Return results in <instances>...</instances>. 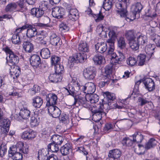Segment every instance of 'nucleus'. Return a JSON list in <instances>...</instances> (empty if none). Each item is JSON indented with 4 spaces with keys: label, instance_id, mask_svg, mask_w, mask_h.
<instances>
[{
    "label": "nucleus",
    "instance_id": "obj_41",
    "mask_svg": "<svg viewBox=\"0 0 160 160\" xmlns=\"http://www.w3.org/2000/svg\"><path fill=\"white\" fill-rule=\"evenodd\" d=\"M53 142L58 145H60L62 143L63 138L62 137L58 135H55L52 138Z\"/></svg>",
    "mask_w": 160,
    "mask_h": 160
},
{
    "label": "nucleus",
    "instance_id": "obj_35",
    "mask_svg": "<svg viewBox=\"0 0 160 160\" xmlns=\"http://www.w3.org/2000/svg\"><path fill=\"white\" fill-rule=\"evenodd\" d=\"M70 149V144L67 143L62 146L60 149V152L63 155L69 154Z\"/></svg>",
    "mask_w": 160,
    "mask_h": 160
},
{
    "label": "nucleus",
    "instance_id": "obj_48",
    "mask_svg": "<svg viewBox=\"0 0 160 160\" xmlns=\"http://www.w3.org/2000/svg\"><path fill=\"white\" fill-rule=\"evenodd\" d=\"M12 41L13 43L15 44H19L21 43L20 38L18 33H14L12 38Z\"/></svg>",
    "mask_w": 160,
    "mask_h": 160
},
{
    "label": "nucleus",
    "instance_id": "obj_18",
    "mask_svg": "<svg viewBox=\"0 0 160 160\" xmlns=\"http://www.w3.org/2000/svg\"><path fill=\"white\" fill-rule=\"evenodd\" d=\"M47 104L49 106H54L57 103V96L54 94L49 93L46 96Z\"/></svg>",
    "mask_w": 160,
    "mask_h": 160
},
{
    "label": "nucleus",
    "instance_id": "obj_37",
    "mask_svg": "<svg viewBox=\"0 0 160 160\" xmlns=\"http://www.w3.org/2000/svg\"><path fill=\"white\" fill-rule=\"evenodd\" d=\"M154 48L153 47H152V45L149 44L147 45L145 49V51L146 53L148 55V58L149 57V58H151L152 54H153Z\"/></svg>",
    "mask_w": 160,
    "mask_h": 160
},
{
    "label": "nucleus",
    "instance_id": "obj_16",
    "mask_svg": "<svg viewBox=\"0 0 160 160\" xmlns=\"http://www.w3.org/2000/svg\"><path fill=\"white\" fill-rule=\"evenodd\" d=\"M30 115V111L28 109L27 107H23L20 110L18 118L15 117V118L18 120H20V118L26 119L29 117Z\"/></svg>",
    "mask_w": 160,
    "mask_h": 160
},
{
    "label": "nucleus",
    "instance_id": "obj_5",
    "mask_svg": "<svg viewBox=\"0 0 160 160\" xmlns=\"http://www.w3.org/2000/svg\"><path fill=\"white\" fill-rule=\"evenodd\" d=\"M96 73V68L94 67H90L84 70L83 75L85 79L90 80L93 79Z\"/></svg>",
    "mask_w": 160,
    "mask_h": 160
},
{
    "label": "nucleus",
    "instance_id": "obj_24",
    "mask_svg": "<svg viewBox=\"0 0 160 160\" xmlns=\"http://www.w3.org/2000/svg\"><path fill=\"white\" fill-rule=\"evenodd\" d=\"M50 38V42L52 45L60 48L61 43L60 42V38L58 37L55 34H52Z\"/></svg>",
    "mask_w": 160,
    "mask_h": 160
},
{
    "label": "nucleus",
    "instance_id": "obj_14",
    "mask_svg": "<svg viewBox=\"0 0 160 160\" xmlns=\"http://www.w3.org/2000/svg\"><path fill=\"white\" fill-rule=\"evenodd\" d=\"M52 14L53 17L55 18H61L64 14L63 9L58 7H54L52 8Z\"/></svg>",
    "mask_w": 160,
    "mask_h": 160
},
{
    "label": "nucleus",
    "instance_id": "obj_6",
    "mask_svg": "<svg viewBox=\"0 0 160 160\" xmlns=\"http://www.w3.org/2000/svg\"><path fill=\"white\" fill-rule=\"evenodd\" d=\"M103 105H101L99 106L98 109H97L92 111L93 120L95 122H99L102 118V116L106 115V113L104 112L103 108H104Z\"/></svg>",
    "mask_w": 160,
    "mask_h": 160
},
{
    "label": "nucleus",
    "instance_id": "obj_36",
    "mask_svg": "<svg viewBox=\"0 0 160 160\" xmlns=\"http://www.w3.org/2000/svg\"><path fill=\"white\" fill-rule=\"evenodd\" d=\"M133 140L134 142L140 143L143 139V136L139 132H136L133 135Z\"/></svg>",
    "mask_w": 160,
    "mask_h": 160
},
{
    "label": "nucleus",
    "instance_id": "obj_29",
    "mask_svg": "<svg viewBox=\"0 0 160 160\" xmlns=\"http://www.w3.org/2000/svg\"><path fill=\"white\" fill-rule=\"evenodd\" d=\"M78 50L82 52H88L89 51L88 45L85 42H81L78 45Z\"/></svg>",
    "mask_w": 160,
    "mask_h": 160
},
{
    "label": "nucleus",
    "instance_id": "obj_49",
    "mask_svg": "<svg viewBox=\"0 0 160 160\" xmlns=\"http://www.w3.org/2000/svg\"><path fill=\"white\" fill-rule=\"evenodd\" d=\"M17 7L16 3L14 2L8 4L6 8V11L11 12L15 10Z\"/></svg>",
    "mask_w": 160,
    "mask_h": 160
},
{
    "label": "nucleus",
    "instance_id": "obj_8",
    "mask_svg": "<svg viewBox=\"0 0 160 160\" xmlns=\"http://www.w3.org/2000/svg\"><path fill=\"white\" fill-rule=\"evenodd\" d=\"M42 5H41L42 6H41V8H32L31 11V14L38 18L42 17L44 13L43 8H47V6L45 2H44L43 3L42 2Z\"/></svg>",
    "mask_w": 160,
    "mask_h": 160
},
{
    "label": "nucleus",
    "instance_id": "obj_30",
    "mask_svg": "<svg viewBox=\"0 0 160 160\" xmlns=\"http://www.w3.org/2000/svg\"><path fill=\"white\" fill-rule=\"evenodd\" d=\"M125 36L129 42L135 39L136 38L135 33L132 30L126 31L125 33Z\"/></svg>",
    "mask_w": 160,
    "mask_h": 160
},
{
    "label": "nucleus",
    "instance_id": "obj_21",
    "mask_svg": "<svg viewBox=\"0 0 160 160\" xmlns=\"http://www.w3.org/2000/svg\"><path fill=\"white\" fill-rule=\"evenodd\" d=\"M48 79L51 82L56 83L61 82L62 77L61 74L55 72L54 73L50 74L48 76Z\"/></svg>",
    "mask_w": 160,
    "mask_h": 160
},
{
    "label": "nucleus",
    "instance_id": "obj_62",
    "mask_svg": "<svg viewBox=\"0 0 160 160\" xmlns=\"http://www.w3.org/2000/svg\"><path fill=\"white\" fill-rule=\"evenodd\" d=\"M60 121L62 122L67 123V122H69V115L66 114H62L61 118Z\"/></svg>",
    "mask_w": 160,
    "mask_h": 160
},
{
    "label": "nucleus",
    "instance_id": "obj_31",
    "mask_svg": "<svg viewBox=\"0 0 160 160\" xmlns=\"http://www.w3.org/2000/svg\"><path fill=\"white\" fill-rule=\"evenodd\" d=\"M92 59L95 63L97 65H100L105 62L104 58L101 56L95 55Z\"/></svg>",
    "mask_w": 160,
    "mask_h": 160
},
{
    "label": "nucleus",
    "instance_id": "obj_22",
    "mask_svg": "<svg viewBox=\"0 0 160 160\" xmlns=\"http://www.w3.org/2000/svg\"><path fill=\"white\" fill-rule=\"evenodd\" d=\"M30 64L33 67L38 66L40 63L41 60L39 56L34 54L31 57L30 59Z\"/></svg>",
    "mask_w": 160,
    "mask_h": 160
},
{
    "label": "nucleus",
    "instance_id": "obj_2",
    "mask_svg": "<svg viewBox=\"0 0 160 160\" xmlns=\"http://www.w3.org/2000/svg\"><path fill=\"white\" fill-rule=\"evenodd\" d=\"M129 0H116L115 6L118 10H116L117 13L120 17L125 16V13L127 12V6L129 3Z\"/></svg>",
    "mask_w": 160,
    "mask_h": 160
},
{
    "label": "nucleus",
    "instance_id": "obj_20",
    "mask_svg": "<svg viewBox=\"0 0 160 160\" xmlns=\"http://www.w3.org/2000/svg\"><path fill=\"white\" fill-rule=\"evenodd\" d=\"M36 135V132L33 130L26 131L22 132L21 135L22 138L26 139H31L34 138Z\"/></svg>",
    "mask_w": 160,
    "mask_h": 160
},
{
    "label": "nucleus",
    "instance_id": "obj_64",
    "mask_svg": "<svg viewBox=\"0 0 160 160\" xmlns=\"http://www.w3.org/2000/svg\"><path fill=\"white\" fill-rule=\"evenodd\" d=\"M115 126V125H113L110 123H107L105 125L104 128V131L105 132H108L113 127Z\"/></svg>",
    "mask_w": 160,
    "mask_h": 160
},
{
    "label": "nucleus",
    "instance_id": "obj_52",
    "mask_svg": "<svg viewBox=\"0 0 160 160\" xmlns=\"http://www.w3.org/2000/svg\"><path fill=\"white\" fill-rule=\"evenodd\" d=\"M54 66L55 72L58 74H61V75L62 72H63L64 69L63 66L59 64H58Z\"/></svg>",
    "mask_w": 160,
    "mask_h": 160
},
{
    "label": "nucleus",
    "instance_id": "obj_43",
    "mask_svg": "<svg viewBox=\"0 0 160 160\" xmlns=\"http://www.w3.org/2000/svg\"><path fill=\"white\" fill-rule=\"evenodd\" d=\"M48 149L52 152H57L59 150L58 145L53 142L49 144L48 146Z\"/></svg>",
    "mask_w": 160,
    "mask_h": 160
},
{
    "label": "nucleus",
    "instance_id": "obj_51",
    "mask_svg": "<svg viewBox=\"0 0 160 160\" xmlns=\"http://www.w3.org/2000/svg\"><path fill=\"white\" fill-rule=\"evenodd\" d=\"M125 57L123 54L121 52H119L116 58V62L120 64L124 60Z\"/></svg>",
    "mask_w": 160,
    "mask_h": 160
},
{
    "label": "nucleus",
    "instance_id": "obj_55",
    "mask_svg": "<svg viewBox=\"0 0 160 160\" xmlns=\"http://www.w3.org/2000/svg\"><path fill=\"white\" fill-rule=\"evenodd\" d=\"M12 157L13 160H22V155L21 152H17L12 155V156H9Z\"/></svg>",
    "mask_w": 160,
    "mask_h": 160
},
{
    "label": "nucleus",
    "instance_id": "obj_46",
    "mask_svg": "<svg viewBox=\"0 0 160 160\" xmlns=\"http://www.w3.org/2000/svg\"><path fill=\"white\" fill-rule=\"evenodd\" d=\"M146 57H147L143 54H140L138 56L137 62H138L139 66H142L144 64L146 59L147 58Z\"/></svg>",
    "mask_w": 160,
    "mask_h": 160
},
{
    "label": "nucleus",
    "instance_id": "obj_17",
    "mask_svg": "<svg viewBox=\"0 0 160 160\" xmlns=\"http://www.w3.org/2000/svg\"><path fill=\"white\" fill-rule=\"evenodd\" d=\"M102 94L104 97V99H106L108 102V104H104V106H109L111 105V102L114 100L116 98L115 94L113 93H112L108 92H103Z\"/></svg>",
    "mask_w": 160,
    "mask_h": 160
},
{
    "label": "nucleus",
    "instance_id": "obj_58",
    "mask_svg": "<svg viewBox=\"0 0 160 160\" xmlns=\"http://www.w3.org/2000/svg\"><path fill=\"white\" fill-rule=\"evenodd\" d=\"M96 22H98L103 19L104 16L102 13L100 11L99 13L97 14H95L93 16Z\"/></svg>",
    "mask_w": 160,
    "mask_h": 160
},
{
    "label": "nucleus",
    "instance_id": "obj_26",
    "mask_svg": "<svg viewBox=\"0 0 160 160\" xmlns=\"http://www.w3.org/2000/svg\"><path fill=\"white\" fill-rule=\"evenodd\" d=\"M95 47L98 52L103 53L107 50V44L104 42H98L95 45Z\"/></svg>",
    "mask_w": 160,
    "mask_h": 160
},
{
    "label": "nucleus",
    "instance_id": "obj_59",
    "mask_svg": "<svg viewBox=\"0 0 160 160\" xmlns=\"http://www.w3.org/2000/svg\"><path fill=\"white\" fill-rule=\"evenodd\" d=\"M39 123L38 120L34 116H32L31 118L30 123L32 127L37 126Z\"/></svg>",
    "mask_w": 160,
    "mask_h": 160
},
{
    "label": "nucleus",
    "instance_id": "obj_9",
    "mask_svg": "<svg viewBox=\"0 0 160 160\" xmlns=\"http://www.w3.org/2000/svg\"><path fill=\"white\" fill-rule=\"evenodd\" d=\"M78 98H75V97L73 96V100L72 101V98L73 95L71 93V104H72V105H75L76 104L79 105L80 104H82L84 103L87 102L86 95L82 97L79 95V94H78Z\"/></svg>",
    "mask_w": 160,
    "mask_h": 160
},
{
    "label": "nucleus",
    "instance_id": "obj_44",
    "mask_svg": "<svg viewBox=\"0 0 160 160\" xmlns=\"http://www.w3.org/2000/svg\"><path fill=\"white\" fill-rule=\"evenodd\" d=\"M112 0H104L103 2L104 8L106 11L109 10L112 8L113 4Z\"/></svg>",
    "mask_w": 160,
    "mask_h": 160
},
{
    "label": "nucleus",
    "instance_id": "obj_19",
    "mask_svg": "<svg viewBox=\"0 0 160 160\" xmlns=\"http://www.w3.org/2000/svg\"><path fill=\"white\" fill-rule=\"evenodd\" d=\"M28 27L27 29L26 36L29 38L34 37L37 34V29L34 26L27 24Z\"/></svg>",
    "mask_w": 160,
    "mask_h": 160
},
{
    "label": "nucleus",
    "instance_id": "obj_11",
    "mask_svg": "<svg viewBox=\"0 0 160 160\" xmlns=\"http://www.w3.org/2000/svg\"><path fill=\"white\" fill-rule=\"evenodd\" d=\"M84 58L83 55L80 53L72 55L71 60V67L74 63H78L84 62Z\"/></svg>",
    "mask_w": 160,
    "mask_h": 160
},
{
    "label": "nucleus",
    "instance_id": "obj_28",
    "mask_svg": "<svg viewBox=\"0 0 160 160\" xmlns=\"http://www.w3.org/2000/svg\"><path fill=\"white\" fill-rule=\"evenodd\" d=\"M32 104L35 108H39L42 105L43 101L39 97L37 96L32 99Z\"/></svg>",
    "mask_w": 160,
    "mask_h": 160
},
{
    "label": "nucleus",
    "instance_id": "obj_40",
    "mask_svg": "<svg viewBox=\"0 0 160 160\" xmlns=\"http://www.w3.org/2000/svg\"><path fill=\"white\" fill-rule=\"evenodd\" d=\"M11 72L12 77L14 79H15L19 76L20 73V68L17 67H14Z\"/></svg>",
    "mask_w": 160,
    "mask_h": 160
},
{
    "label": "nucleus",
    "instance_id": "obj_45",
    "mask_svg": "<svg viewBox=\"0 0 160 160\" xmlns=\"http://www.w3.org/2000/svg\"><path fill=\"white\" fill-rule=\"evenodd\" d=\"M118 46L121 49H123L125 47L126 43L124 37H121L117 38Z\"/></svg>",
    "mask_w": 160,
    "mask_h": 160
},
{
    "label": "nucleus",
    "instance_id": "obj_42",
    "mask_svg": "<svg viewBox=\"0 0 160 160\" xmlns=\"http://www.w3.org/2000/svg\"><path fill=\"white\" fill-rule=\"evenodd\" d=\"M130 47L134 50H137L139 48V45L138 42L135 39L129 42Z\"/></svg>",
    "mask_w": 160,
    "mask_h": 160
},
{
    "label": "nucleus",
    "instance_id": "obj_63",
    "mask_svg": "<svg viewBox=\"0 0 160 160\" xmlns=\"http://www.w3.org/2000/svg\"><path fill=\"white\" fill-rule=\"evenodd\" d=\"M49 151L48 150H47V149H42L40 151L38 152V156L39 157L40 156L41 157L42 156H46L49 154Z\"/></svg>",
    "mask_w": 160,
    "mask_h": 160
},
{
    "label": "nucleus",
    "instance_id": "obj_13",
    "mask_svg": "<svg viewBox=\"0 0 160 160\" xmlns=\"http://www.w3.org/2000/svg\"><path fill=\"white\" fill-rule=\"evenodd\" d=\"M108 34L109 38L106 42L109 47L114 48L115 42L117 37L116 33L113 30H111L108 32Z\"/></svg>",
    "mask_w": 160,
    "mask_h": 160
},
{
    "label": "nucleus",
    "instance_id": "obj_27",
    "mask_svg": "<svg viewBox=\"0 0 160 160\" xmlns=\"http://www.w3.org/2000/svg\"><path fill=\"white\" fill-rule=\"evenodd\" d=\"M86 95L93 93L96 90V87L94 83L89 82L86 83Z\"/></svg>",
    "mask_w": 160,
    "mask_h": 160
},
{
    "label": "nucleus",
    "instance_id": "obj_3",
    "mask_svg": "<svg viewBox=\"0 0 160 160\" xmlns=\"http://www.w3.org/2000/svg\"><path fill=\"white\" fill-rule=\"evenodd\" d=\"M23 146V143L21 142H19L17 143L15 146H12L10 147V150L8 151L9 156H12V155L18 152V151H20L24 153H27L28 152L29 146L26 144L24 150L22 148Z\"/></svg>",
    "mask_w": 160,
    "mask_h": 160
},
{
    "label": "nucleus",
    "instance_id": "obj_38",
    "mask_svg": "<svg viewBox=\"0 0 160 160\" xmlns=\"http://www.w3.org/2000/svg\"><path fill=\"white\" fill-rule=\"evenodd\" d=\"M101 80L103 81H100L98 84L99 87L100 88L104 87L106 85H108L112 80V79L109 78H107L106 76H102Z\"/></svg>",
    "mask_w": 160,
    "mask_h": 160
},
{
    "label": "nucleus",
    "instance_id": "obj_4",
    "mask_svg": "<svg viewBox=\"0 0 160 160\" xmlns=\"http://www.w3.org/2000/svg\"><path fill=\"white\" fill-rule=\"evenodd\" d=\"M5 51L8 55V58L7 61L9 65H14L18 62L19 61V58L13 52L8 48H6Z\"/></svg>",
    "mask_w": 160,
    "mask_h": 160
},
{
    "label": "nucleus",
    "instance_id": "obj_60",
    "mask_svg": "<svg viewBox=\"0 0 160 160\" xmlns=\"http://www.w3.org/2000/svg\"><path fill=\"white\" fill-rule=\"evenodd\" d=\"M138 102L139 104L141 106H142L149 102L147 99L146 98H144L143 97H139L138 99Z\"/></svg>",
    "mask_w": 160,
    "mask_h": 160
},
{
    "label": "nucleus",
    "instance_id": "obj_33",
    "mask_svg": "<svg viewBox=\"0 0 160 160\" xmlns=\"http://www.w3.org/2000/svg\"><path fill=\"white\" fill-rule=\"evenodd\" d=\"M112 65L110 64L106 66L104 68V72L105 75H103V76H106L107 78H109L111 79H112L111 75L112 70Z\"/></svg>",
    "mask_w": 160,
    "mask_h": 160
},
{
    "label": "nucleus",
    "instance_id": "obj_25",
    "mask_svg": "<svg viewBox=\"0 0 160 160\" xmlns=\"http://www.w3.org/2000/svg\"><path fill=\"white\" fill-rule=\"evenodd\" d=\"M22 47L26 52L31 53L34 49V46L32 43L28 41H25L23 42Z\"/></svg>",
    "mask_w": 160,
    "mask_h": 160
},
{
    "label": "nucleus",
    "instance_id": "obj_53",
    "mask_svg": "<svg viewBox=\"0 0 160 160\" xmlns=\"http://www.w3.org/2000/svg\"><path fill=\"white\" fill-rule=\"evenodd\" d=\"M127 62L128 65L130 66H132L136 64L137 62V61L134 57H130L127 59Z\"/></svg>",
    "mask_w": 160,
    "mask_h": 160
},
{
    "label": "nucleus",
    "instance_id": "obj_15",
    "mask_svg": "<svg viewBox=\"0 0 160 160\" xmlns=\"http://www.w3.org/2000/svg\"><path fill=\"white\" fill-rule=\"evenodd\" d=\"M145 88L148 91L151 92L155 89V84L153 80L151 78H146L143 82Z\"/></svg>",
    "mask_w": 160,
    "mask_h": 160
},
{
    "label": "nucleus",
    "instance_id": "obj_39",
    "mask_svg": "<svg viewBox=\"0 0 160 160\" xmlns=\"http://www.w3.org/2000/svg\"><path fill=\"white\" fill-rule=\"evenodd\" d=\"M157 141L154 138H151L146 143L145 145V148L147 149H148L156 145Z\"/></svg>",
    "mask_w": 160,
    "mask_h": 160
},
{
    "label": "nucleus",
    "instance_id": "obj_23",
    "mask_svg": "<svg viewBox=\"0 0 160 160\" xmlns=\"http://www.w3.org/2000/svg\"><path fill=\"white\" fill-rule=\"evenodd\" d=\"M125 16L120 17L121 18H124L125 20L128 22H130L135 19L136 17H138L139 15L136 12H134L131 10V11L128 13H127V12L125 13Z\"/></svg>",
    "mask_w": 160,
    "mask_h": 160
},
{
    "label": "nucleus",
    "instance_id": "obj_32",
    "mask_svg": "<svg viewBox=\"0 0 160 160\" xmlns=\"http://www.w3.org/2000/svg\"><path fill=\"white\" fill-rule=\"evenodd\" d=\"M142 8V6L140 3L137 2L132 5V10L139 15V13Z\"/></svg>",
    "mask_w": 160,
    "mask_h": 160
},
{
    "label": "nucleus",
    "instance_id": "obj_57",
    "mask_svg": "<svg viewBox=\"0 0 160 160\" xmlns=\"http://www.w3.org/2000/svg\"><path fill=\"white\" fill-rule=\"evenodd\" d=\"M6 152V146L5 145L2 144L0 147V157H3Z\"/></svg>",
    "mask_w": 160,
    "mask_h": 160
},
{
    "label": "nucleus",
    "instance_id": "obj_56",
    "mask_svg": "<svg viewBox=\"0 0 160 160\" xmlns=\"http://www.w3.org/2000/svg\"><path fill=\"white\" fill-rule=\"evenodd\" d=\"M60 59L59 57L56 56H53L51 57V63L52 65H56L58 64Z\"/></svg>",
    "mask_w": 160,
    "mask_h": 160
},
{
    "label": "nucleus",
    "instance_id": "obj_34",
    "mask_svg": "<svg viewBox=\"0 0 160 160\" xmlns=\"http://www.w3.org/2000/svg\"><path fill=\"white\" fill-rule=\"evenodd\" d=\"M40 54L42 58L48 59L50 57V52L48 48H44L41 50Z\"/></svg>",
    "mask_w": 160,
    "mask_h": 160
},
{
    "label": "nucleus",
    "instance_id": "obj_61",
    "mask_svg": "<svg viewBox=\"0 0 160 160\" xmlns=\"http://www.w3.org/2000/svg\"><path fill=\"white\" fill-rule=\"evenodd\" d=\"M139 88H137L134 87L133 91L131 93V97L133 98H135L138 97V95L139 94V91H138Z\"/></svg>",
    "mask_w": 160,
    "mask_h": 160
},
{
    "label": "nucleus",
    "instance_id": "obj_50",
    "mask_svg": "<svg viewBox=\"0 0 160 160\" xmlns=\"http://www.w3.org/2000/svg\"><path fill=\"white\" fill-rule=\"evenodd\" d=\"M136 41L138 42L139 45L140 44L143 45L147 42L146 37L145 36L139 35L137 37Z\"/></svg>",
    "mask_w": 160,
    "mask_h": 160
},
{
    "label": "nucleus",
    "instance_id": "obj_7",
    "mask_svg": "<svg viewBox=\"0 0 160 160\" xmlns=\"http://www.w3.org/2000/svg\"><path fill=\"white\" fill-rule=\"evenodd\" d=\"M10 121L7 119L2 118L0 119V133L7 134L10 126Z\"/></svg>",
    "mask_w": 160,
    "mask_h": 160
},
{
    "label": "nucleus",
    "instance_id": "obj_54",
    "mask_svg": "<svg viewBox=\"0 0 160 160\" xmlns=\"http://www.w3.org/2000/svg\"><path fill=\"white\" fill-rule=\"evenodd\" d=\"M155 29L152 27H150L147 31V34L149 35L151 38H153L157 35L155 33Z\"/></svg>",
    "mask_w": 160,
    "mask_h": 160
},
{
    "label": "nucleus",
    "instance_id": "obj_12",
    "mask_svg": "<svg viewBox=\"0 0 160 160\" xmlns=\"http://www.w3.org/2000/svg\"><path fill=\"white\" fill-rule=\"evenodd\" d=\"M121 152L118 149H114L109 151L108 158L107 160H118L121 156Z\"/></svg>",
    "mask_w": 160,
    "mask_h": 160
},
{
    "label": "nucleus",
    "instance_id": "obj_1",
    "mask_svg": "<svg viewBox=\"0 0 160 160\" xmlns=\"http://www.w3.org/2000/svg\"><path fill=\"white\" fill-rule=\"evenodd\" d=\"M71 93L73 95L72 97V100H73V96L77 98H78V94H79L78 92V90H80L82 92L86 95V84L85 85H79L78 81L77 80V78L75 77H72V81L71 82Z\"/></svg>",
    "mask_w": 160,
    "mask_h": 160
},
{
    "label": "nucleus",
    "instance_id": "obj_47",
    "mask_svg": "<svg viewBox=\"0 0 160 160\" xmlns=\"http://www.w3.org/2000/svg\"><path fill=\"white\" fill-rule=\"evenodd\" d=\"M88 99L91 103H94L98 101L99 97L97 95L95 94H91L89 96Z\"/></svg>",
    "mask_w": 160,
    "mask_h": 160
},
{
    "label": "nucleus",
    "instance_id": "obj_10",
    "mask_svg": "<svg viewBox=\"0 0 160 160\" xmlns=\"http://www.w3.org/2000/svg\"><path fill=\"white\" fill-rule=\"evenodd\" d=\"M48 112L50 115L54 118L59 117L61 113L60 109L54 106H49L48 108Z\"/></svg>",
    "mask_w": 160,
    "mask_h": 160
}]
</instances>
